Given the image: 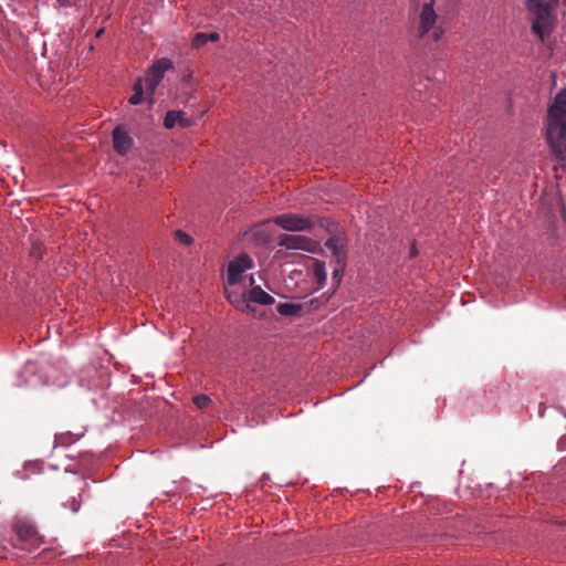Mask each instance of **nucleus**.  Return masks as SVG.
<instances>
[{"label":"nucleus","instance_id":"obj_1","mask_svg":"<svg viewBox=\"0 0 566 566\" xmlns=\"http://www.w3.org/2000/svg\"><path fill=\"white\" fill-rule=\"evenodd\" d=\"M546 142L554 158L566 160V90L559 92L548 108Z\"/></svg>","mask_w":566,"mask_h":566},{"label":"nucleus","instance_id":"obj_2","mask_svg":"<svg viewBox=\"0 0 566 566\" xmlns=\"http://www.w3.org/2000/svg\"><path fill=\"white\" fill-rule=\"evenodd\" d=\"M434 2V0H424L422 3H418L415 9L416 18L413 20L417 36L431 42H438L444 32L438 23Z\"/></svg>","mask_w":566,"mask_h":566},{"label":"nucleus","instance_id":"obj_3","mask_svg":"<svg viewBox=\"0 0 566 566\" xmlns=\"http://www.w3.org/2000/svg\"><path fill=\"white\" fill-rule=\"evenodd\" d=\"M525 7L533 17L532 31L543 41L553 31V6L543 0H526Z\"/></svg>","mask_w":566,"mask_h":566},{"label":"nucleus","instance_id":"obj_4","mask_svg":"<svg viewBox=\"0 0 566 566\" xmlns=\"http://www.w3.org/2000/svg\"><path fill=\"white\" fill-rule=\"evenodd\" d=\"M19 544H13L21 549L32 551L40 546L42 537L38 534L35 527L27 522H17L13 525Z\"/></svg>","mask_w":566,"mask_h":566},{"label":"nucleus","instance_id":"obj_5","mask_svg":"<svg viewBox=\"0 0 566 566\" xmlns=\"http://www.w3.org/2000/svg\"><path fill=\"white\" fill-rule=\"evenodd\" d=\"M266 222H273L282 229L292 232L307 231L312 228V222L310 219L292 213L274 217Z\"/></svg>","mask_w":566,"mask_h":566},{"label":"nucleus","instance_id":"obj_6","mask_svg":"<svg viewBox=\"0 0 566 566\" xmlns=\"http://www.w3.org/2000/svg\"><path fill=\"white\" fill-rule=\"evenodd\" d=\"M172 69V63L168 59L158 60L148 71L145 78L146 91L149 94H154L158 84L164 78V74L167 70Z\"/></svg>","mask_w":566,"mask_h":566},{"label":"nucleus","instance_id":"obj_7","mask_svg":"<svg viewBox=\"0 0 566 566\" xmlns=\"http://www.w3.org/2000/svg\"><path fill=\"white\" fill-rule=\"evenodd\" d=\"M253 265L252 259L247 254L242 253L234 258L228 265L227 269V282L229 285H235L241 277V274L251 269Z\"/></svg>","mask_w":566,"mask_h":566},{"label":"nucleus","instance_id":"obj_8","mask_svg":"<svg viewBox=\"0 0 566 566\" xmlns=\"http://www.w3.org/2000/svg\"><path fill=\"white\" fill-rule=\"evenodd\" d=\"M279 245L289 250L313 252L315 242L312 239L300 234H281L279 237Z\"/></svg>","mask_w":566,"mask_h":566},{"label":"nucleus","instance_id":"obj_9","mask_svg":"<svg viewBox=\"0 0 566 566\" xmlns=\"http://www.w3.org/2000/svg\"><path fill=\"white\" fill-rule=\"evenodd\" d=\"M112 137L113 147L118 155H126L133 147V138L123 125H118L114 128Z\"/></svg>","mask_w":566,"mask_h":566},{"label":"nucleus","instance_id":"obj_10","mask_svg":"<svg viewBox=\"0 0 566 566\" xmlns=\"http://www.w3.org/2000/svg\"><path fill=\"white\" fill-rule=\"evenodd\" d=\"M247 302L271 305L274 303V297L264 292L260 286H254L247 293Z\"/></svg>","mask_w":566,"mask_h":566},{"label":"nucleus","instance_id":"obj_11","mask_svg":"<svg viewBox=\"0 0 566 566\" xmlns=\"http://www.w3.org/2000/svg\"><path fill=\"white\" fill-rule=\"evenodd\" d=\"M325 247L332 252L333 256H335L338 264L345 262V252H344V241L338 237H332L326 240Z\"/></svg>","mask_w":566,"mask_h":566},{"label":"nucleus","instance_id":"obj_12","mask_svg":"<svg viewBox=\"0 0 566 566\" xmlns=\"http://www.w3.org/2000/svg\"><path fill=\"white\" fill-rule=\"evenodd\" d=\"M312 271L315 277V281L318 285V289L323 287L326 282L327 274L325 269V262L319 260H314Z\"/></svg>","mask_w":566,"mask_h":566},{"label":"nucleus","instance_id":"obj_13","mask_svg":"<svg viewBox=\"0 0 566 566\" xmlns=\"http://www.w3.org/2000/svg\"><path fill=\"white\" fill-rule=\"evenodd\" d=\"M228 300L231 304L243 312L251 310L250 304L247 302V293L239 294L237 292H229Z\"/></svg>","mask_w":566,"mask_h":566},{"label":"nucleus","instance_id":"obj_14","mask_svg":"<svg viewBox=\"0 0 566 566\" xmlns=\"http://www.w3.org/2000/svg\"><path fill=\"white\" fill-rule=\"evenodd\" d=\"M133 95L129 97V104L138 105L143 102L144 98V85L143 80L138 78L133 86Z\"/></svg>","mask_w":566,"mask_h":566},{"label":"nucleus","instance_id":"obj_15","mask_svg":"<svg viewBox=\"0 0 566 566\" xmlns=\"http://www.w3.org/2000/svg\"><path fill=\"white\" fill-rule=\"evenodd\" d=\"M276 310L281 315L293 316L302 310V306L293 303H281L277 305Z\"/></svg>","mask_w":566,"mask_h":566},{"label":"nucleus","instance_id":"obj_16","mask_svg":"<svg viewBox=\"0 0 566 566\" xmlns=\"http://www.w3.org/2000/svg\"><path fill=\"white\" fill-rule=\"evenodd\" d=\"M179 116H180V111L167 112L165 119H164L165 127L172 128L178 123Z\"/></svg>","mask_w":566,"mask_h":566},{"label":"nucleus","instance_id":"obj_17","mask_svg":"<svg viewBox=\"0 0 566 566\" xmlns=\"http://www.w3.org/2000/svg\"><path fill=\"white\" fill-rule=\"evenodd\" d=\"M192 401L198 409H203L210 405L211 399L207 395H197L192 398Z\"/></svg>","mask_w":566,"mask_h":566},{"label":"nucleus","instance_id":"obj_18","mask_svg":"<svg viewBox=\"0 0 566 566\" xmlns=\"http://www.w3.org/2000/svg\"><path fill=\"white\" fill-rule=\"evenodd\" d=\"M175 238L184 245H190L192 243V238L182 230H177L175 232Z\"/></svg>","mask_w":566,"mask_h":566},{"label":"nucleus","instance_id":"obj_19","mask_svg":"<svg viewBox=\"0 0 566 566\" xmlns=\"http://www.w3.org/2000/svg\"><path fill=\"white\" fill-rule=\"evenodd\" d=\"M208 42V33H197L192 39V46L193 48H201Z\"/></svg>","mask_w":566,"mask_h":566},{"label":"nucleus","instance_id":"obj_20","mask_svg":"<svg viewBox=\"0 0 566 566\" xmlns=\"http://www.w3.org/2000/svg\"><path fill=\"white\" fill-rule=\"evenodd\" d=\"M30 256L35 259V260L42 259V256H43V247H42L41 243L35 242V243L32 244V248H31V251H30Z\"/></svg>","mask_w":566,"mask_h":566},{"label":"nucleus","instance_id":"obj_21","mask_svg":"<svg viewBox=\"0 0 566 566\" xmlns=\"http://www.w3.org/2000/svg\"><path fill=\"white\" fill-rule=\"evenodd\" d=\"M343 271H344V262L338 264V266L335 268L333 271L332 280L336 286L340 283V280L343 276Z\"/></svg>","mask_w":566,"mask_h":566},{"label":"nucleus","instance_id":"obj_22","mask_svg":"<svg viewBox=\"0 0 566 566\" xmlns=\"http://www.w3.org/2000/svg\"><path fill=\"white\" fill-rule=\"evenodd\" d=\"M178 124L181 127H188L191 125V119L186 116V113L180 111V116L178 118Z\"/></svg>","mask_w":566,"mask_h":566},{"label":"nucleus","instance_id":"obj_23","mask_svg":"<svg viewBox=\"0 0 566 566\" xmlns=\"http://www.w3.org/2000/svg\"><path fill=\"white\" fill-rule=\"evenodd\" d=\"M71 510L74 513L78 512V510H80V503L76 501L75 497H73L72 501H71Z\"/></svg>","mask_w":566,"mask_h":566},{"label":"nucleus","instance_id":"obj_24","mask_svg":"<svg viewBox=\"0 0 566 566\" xmlns=\"http://www.w3.org/2000/svg\"><path fill=\"white\" fill-rule=\"evenodd\" d=\"M219 38H220V35L217 32L208 33V41L216 42L219 40Z\"/></svg>","mask_w":566,"mask_h":566},{"label":"nucleus","instance_id":"obj_25","mask_svg":"<svg viewBox=\"0 0 566 566\" xmlns=\"http://www.w3.org/2000/svg\"><path fill=\"white\" fill-rule=\"evenodd\" d=\"M104 31H105V29H104V28L98 29V30L96 31V33H95V36H96V38H101V36L104 34Z\"/></svg>","mask_w":566,"mask_h":566},{"label":"nucleus","instance_id":"obj_26","mask_svg":"<svg viewBox=\"0 0 566 566\" xmlns=\"http://www.w3.org/2000/svg\"><path fill=\"white\" fill-rule=\"evenodd\" d=\"M547 2L551 3V6H553V8L555 9V6L558 3V0H548Z\"/></svg>","mask_w":566,"mask_h":566},{"label":"nucleus","instance_id":"obj_27","mask_svg":"<svg viewBox=\"0 0 566 566\" xmlns=\"http://www.w3.org/2000/svg\"><path fill=\"white\" fill-rule=\"evenodd\" d=\"M4 551H6V547L0 543V557L2 556Z\"/></svg>","mask_w":566,"mask_h":566},{"label":"nucleus","instance_id":"obj_28","mask_svg":"<svg viewBox=\"0 0 566 566\" xmlns=\"http://www.w3.org/2000/svg\"><path fill=\"white\" fill-rule=\"evenodd\" d=\"M411 256H413L416 254V250L415 248L411 249V252H410Z\"/></svg>","mask_w":566,"mask_h":566},{"label":"nucleus","instance_id":"obj_29","mask_svg":"<svg viewBox=\"0 0 566 566\" xmlns=\"http://www.w3.org/2000/svg\"><path fill=\"white\" fill-rule=\"evenodd\" d=\"M250 284H254V277L252 275L250 276Z\"/></svg>","mask_w":566,"mask_h":566},{"label":"nucleus","instance_id":"obj_30","mask_svg":"<svg viewBox=\"0 0 566 566\" xmlns=\"http://www.w3.org/2000/svg\"><path fill=\"white\" fill-rule=\"evenodd\" d=\"M566 2V0H564Z\"/></svg>","mask_w":566,"mask_h":566}]
</instances>
